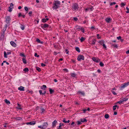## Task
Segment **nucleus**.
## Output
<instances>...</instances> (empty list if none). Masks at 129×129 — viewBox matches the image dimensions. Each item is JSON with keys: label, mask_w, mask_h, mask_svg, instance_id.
<instances>
[{"label": "nucleus", "mask_w": 129, "mask_h": 129, "mask_svg": "<svg viewBox=\"0 0 129 129\" xmlns=\"http://www.w3.org/2000/svg\"><path fill=\"white\" fill-rule=\"evenodd\" d=\"M103 48L106 49V47L104 43L103 45Z\"/></svg>", "instance_id": "39"}, {"label": "nucleus", "mask_w": 129, "mask_h": 129, "mask_svg": "<svg viewBox=\"0 0 129 129\" xmlns=\"http://www.w3.org/2000/svg\"><path fill=\"white\" fill-rule=\"evenodd\" d=\"M32 13V11H30L29 12L28 14L30 16H31V15H30Z\"/></svg>", "instance_id": "54"}, {"label": "nucleus", "mask_w": 129, "mask_h": 129, "mask_svg": "<svg viewBox=\"0 0 129 129\" xmlns=\"http://www.w3.org/2000/svg\"><path fill=\"white\" fill-rule=\"evenodd\" d=\"M77 125H80L82 124L81 122L80 121H78L77 122Z\"/></svg>", "instance_id": "36"}, {"label": "nucleus", "mask_w": 129, "mask_h": 129, "mask_svg": "<svg viewBox=\"0 0 129 129\" xmlns=\"http://www.w3.org/2000/svg\"><path fill=\"white\" fill-rule=\"evenodd\" d=\"M10 20L11 19L10 18V17L7 16V17L6 18V22L7 23H9L10 22Z\"/></svg>", "instance_id": "7"}, {"label": "nucleus", "mask_w": 129, "mask_h": 129, "mask_svg": "<svg viewBox=\"0 0 129 129\" xmlns=\"http://www.w3.org/2000/svg\"><path fill=\"white\" fill-rule=\"evenodd\" d=\"M23 70L25 72H28L29 71L28 69L26 68L24 69Z\"/></svg>", "instance_id": "27"}, {"label": "nucleus", "mask_w": 129, "mask_h": 129, "mask_svg": "<svg viewBox=\"0 0 129 129\" xmlns=\"http://www.w3.org/2000/svg\"><path fill=\"white\" fill-rule=\"evenodd\" d=\"M126 54H129V50L126 51Z\"/></svg>", "instance_id": "64"}, {"label": "nucleus", "mask_w": 129, "mask_h": 129, "mask_svg": "<svg viewBox=\"0 0 129 129\" xmlns=\"http://www.w3.org/2000/svg\"><path fill=\"white\" fill-rule=\"evenodd\" d=\"M13 3H11L10 4V6L11 7H13Z\"/></svg>", "instance_id": "61"}, {"label": "nucleus", "mask_w": 129, "mask_h": 129, "mask_svg": "<svg viewBox=\"0 0 129 129\" xmlns=\"http://www.w3.org/2000/svg\"><path fill=\"white\" fill-rule=\"evenodd\" d=\"M71 75L73 77H75L76 76V74L74 73H72L71 74Z\"/></svg>", "instance_id": "25"}, {"label": "nucleus", "mask_w": 129, "mask_h": 129, "mask_svg": "<svg viewBox=\"0 0 129 129\" xmlns=\"http://www.w3.org/2000/svg\"><path fill=\"white\" fill-rule=\"evenodd\" d=\"M14 119H15L16 120H21L22 119V118L20 117H15Z\"/></svg>", "instance_id": "19"}, {"label": "nucleus", "mask_w": 129, "mask_h": 129, "mask_svg": "<svg viewBox=\"0 0 129 129\" xmlns=\"http://www.w3.org/2000/svg\"><path fill=\"white\" fill-rule=\"evenodd\" d=\"M121 37L120 36H119L118 37H117V38L118 40H119V39H121Z\"/></svg>", "instance_id": "50"}, {"label": "nucleus", "mask_w": 129, "mask_h": 129, "mask_svg": "<svg viewBox=\"0 0 129 129\" xmlns=\"http://www.w3.org/2000/svg\"><path fill=\"white\" fill-rule=\"evenodd\" d=\"M4 56L5 58H7V53L5 51H4Z\"/></svg>", "instance_id": "29"}, {"label": "nucleus", "mask_w": 129, "mask_h": 129, "mask_svg": "<svg viewBox=\"0 0 129 129\" xmlns=\"http://www.w3.org/2000/svg\"><path fill=\"white\" fill-rule=\"evenodd\" d=\"M36 70H38L39 72H40L41 71V69L39 68L38 67H36Z\"/></svg>", "instance_id": "31"}, {"label": "nucleus", "mask_w": 129, "mask_h": 129, "mask_svg": "<svg viewBox=\"0 0 129 129\" xmlns=\"http://www.w3.org/2000/svg\"><path fill=\"white\" fill-rule=\"evenodd\" d=\"M38 127L39 128H40L42 129V126L40 125V126H38Z\"/></svg>", "instance_id": "59"}, {"label": "nucleus", "mask_w": 129, "mask_h": 129, "mask_svg": "<svg viewBox=\"0 0 129 129\" xmlns=\"http://www.w3.org/2000/svg\"><path fill=\"white\" fill-rule=\"evenodd\" d=\"M22 61H23V63H24L25 64L27 62H26V60L25 58H22Z\"/></svg>", "instance_id": "22"}, {"label": "nucleus", "mask_w": 129, "mask_h": 129, "mask_svg": "<svg viewBox=\"0 0 129 129\" xmlns=\"http://www.w3.org/2000/svg\"><path fill=\"white\" fill-rule=\"evenodd\" d=\"M100 65L101 67H103L104 66V64L102 62H101L100 63Z\"/></svg>", "instance_id": "40"}, {"label": "nucleus", "mask_w": 129, "mask_h": 129, "mask_svg": "<svg viewBox=\"0 0 129 129\" xmlns=\"http://www.w3.org/2000/svg\"><path fill=\"white\" fill-rule=\"evenodd\" d=\"M80 121L82 122H87V120L85 119L81 118L80 119Z\"/></svg>", "instance_id": "12"}, {"label": "nucleus", "mask_w": 129, "mask_h": 129, "mask_svg": "<svg viewBox=\"0 0 129 129\" xmlns=\"http://www.w3.org/2000/svg\"><path fill=\"white\" fill-rule=\"evenodd\" d=\"M97 38L98 39H99L101 38V37H99V34H97Z\"/></svg>", "instance_id": "55"}, {"label": "nucleus", "mask_w": 129, "mask_h": 129, "mask_svg": "<svg viewBox=\"0 0 129 129\" xmlns=\"http://www.w3.org/2000/svg\"><path fill=\"white\" fill-rule=\"evenodd\" d=\"M111 19H111L110 18H106L105 19V20L107 22L110 23Z\"/></svg>", "instance_id": "10"}, {"label": "nucleus", "mask_w": 129, "mask_h": 129, "mask_svg": "<svg viewBox=\"0 0 129 129\" xmlns=\"http://www.w3.org/2000/svg\"><path fill=\"white\" fill-rule=\"evenodd\" d=\"M85 40V39L83 37H81V38L80 39V40L81 42L84 41Z\"/></svg>", "instance_id": "28"}, {"label": "nucleus", "mask_w": 129, "mask_h": 129, "mask_svg": "<svg viewBox=\"0 0 129 129\" xmlns=\"http://www.w3.org/2000/svg\"><path fill=\"white\" fill-rule=\"evenodd\" d=\"M121 7H123L125 5V4L123 3H121Z\"/></svg>", "instance_id": "44"}, {"label": "nucleus", "mask_w": 129, "mask_h": 129, "mask_svg": "<svg viewBox=\"0 0 129 129\" xmlns=\"http://www.w3.org/2000/svg\"><path fill=\"white\" fill-rule=\"evenodd\" d=\"M78 93L79 94H80L83 96L85 95V93L83 92L79 91L78 92Z\"/></svg>", "instance_id": "15"}, {"label": "nucleus", "mask_w": 129, "mask_h": 129, "mask_svg": "<svg viewBox=\"0 0 129 129\" xmlns=\"http://www.w3.org/2000/svg\"><path fill=\"white\" fill-rule=\"evenodd\" d=\"M18 89L20 91L24 90V87L22 86H20L18 88Z\"/></svg>", "instance_id": "11"}, {"label": "nucleus", "mask_w": 129, "mask_h": 129, "mask_svg": "<svg viewBox=\"0 0 129 129\" xmlns=\"http://www.w3.org/2000/svg\"><path fill=\"white\" fill-rule=\"evenodd\" d=\"M128 98H124L122 100L123 101V102H125L127 101L128 100Z\"/></svg>", "instance_id": "37"}, {"label": "nucleus", "mask_w": 129, "mask_h": 129, "mask_svg": "<svg viewBox=\"0 0 129 129\" xmlns=\"http://www.w3.org/2000/svg\"><path fill=\"white\" fill-rule=\"evenodd\" d=\"M35 124V121H32L29 122H27L26 123V124L27 125L30 124L31 125H34Z\"/></svg>", "instance_id": "9"}, {"label": "nucleus", "mask_w": 129, "mask_h": 129, "mask_svg": "<svg viewBox=\"0 0 129 129\" xmlns=\"http://www.w3.org/2000/svg\"><path fill=\"white\" fill-rule=\"evenodd\" d=\"M36 41L40 43V40L38 39H37L36 40Z\"/></svg>", "instance_id": "53"}, {"label": "nucleus", "mask_w": 129, "mask_h": 129, "mask_svg": "<svg viewBox=\"0 0 129 129\" xmlns=\"http://www.w3.org/2000/svg\"><path fill=\"white\" fill-rule=\"evenodd\" d=\"M63 126V124H61V123H60L59 124V128L58 129H59V128H61V126Z\"/></svg>", "instance_id": "35"}, {"label": "nucleus", "mask_w": 129, "mask_h": 129, "mask_svg": "<svg viewBox=\"0 0 129 129\" xmlns=\"http://www.w3.org/2000/svg\"><path fill=\"white\" fill-rule=\"evenodd\" d=\"M80 27V26H76V29L78 30L79 29H82V28H81Z\"/></svg>", "instance_id": "30"}, {"label": "nucleus", "mask_w": 129, "mask_h": 129, "mask_svg": "<svg viewBox=\"0 0 129 129\" xmlns=\"http://www.w3.org/2000/svg\"><path fill=\"white\" fill-rule=\"evenodd\" d=\"M60 5V2L59 1H55L53 8L54 9H56L58 8Z\"/></svg>", "instance_id": "1"}, {"label": "nucleus", "mask_w": 129, "mask_h": 129, "mask_svg": "<svg viewBox=\"0 0 129 129\" xmlns=\"http://www.w3.org/2000/svg\"><path fill=\"white\" fill-rule=\"evenodd\" d=\"M40 109H41V110L42 111V112H45V110L41 108Z\"/></svg>", "instance_id": "47"}, {"label": "nucleus", "mask_w": 129, "mask_h": 129, "mask_svg": "<svg viewBox=\"0 0 129 129\" xmlns=\"http://www.w3.org/2000/svg\"><path fill=\"white\" fill-rule=\"evenodd\" d=\"M46 88V86L45 85H43L41 87V88L42 89H43L45 90Z\"/></svg>", "instance_id": "17"}, {"label": "nucleus", "mask_w": 129, "mask_h": 129, "mask_svg": "<svg viewBox=\"0 0 129 129\" xmlns=\"http://www.w3.org/2000/svg\"><path fill=\"white\" fill-rule=\"evenodd\" d=\"M96 40L95 39H94L92 40V44L94 45L95 44V42H96Z\"/></svg>", "instance_id": "34"}, {"label": "nucleus", "mask_w": 129, "mask_h": 129, "mask_svg": "<svg viewBox=\"0 0 129 129\" xmlns=\"http://www.w3.org/2000/svg\"><path fill=\"white\" fill-rule=\"evenodd\" d=\"M5 101L6 103L8 104H10V102L6 99L5 100Z\"/></svg>", "instance_id": "20"}, {"label": "nucleus", "mask_w": 129, "mask_h": 129, "mask_svg": "<svg viewBox=\"0 0 129 129\" xmlns=\"http://www.w3.org/2000/svg\"><path fill=\"white\" fill-rule=\"evenodd\" d=\"M109 117V115L108 114H107L105 115V117L107 119Z\"/></svg>", "instance_id": "33"}, {"label": "nucleus", "mask_w": 129, "mask_h": 129, "mask_svg": "<svg viewBox=\"0 0 129 129\" xmlns=\"http://www.w3.org/2000/svg\"><path fill=\"white\" fill-rule=\"evenodd\" d=\"M66 52H66L67 54L68 53V52L69 51H68V49H66Z\"/></svg>", "instance_id": "60"}, {"label": "nucleus", "mask_w": 129, "mask_h": 129, "mask_svg": "<svg viewBox=\"0 0 129 129\" xmlns=\"http://www.w3.org/2000/svg\"><path fill=\"white\" fill-rule=\"evenodd\" d=\"M92 60L96 62H99L100 61V60L99 59L95 57H93L92 58Z\"/></svg>", "instance_id": "4"}, {"label": "nucleus", "mask_w": 129, "mask_h": 129, "mask_svg": "<svg viewBox=\"0 0 129 129\" xmlns=\"http://www.w3.org/2000/svg\"><path fill=\"white\" fill-rule=\"evenodd\" d=\"M74 19L75 21H77V20H78L77 18L76 17H74Z\"/></svg>", "instance_id": "51"}, {"label": "nucleus", "mask_w": 129, "mask_h": 129, "mask_svg": "<svg viewBox=\"0 0 129 129\" xmlns=\"http://www.w3.org/2000/svg\"><path fill=\"white\" fill-rule=\"evenodd\" d=\"M56 122L57 121L56 120H54V121L52 122V126L53 127L55 126V124Z\"/></svg>", "instance_id": "14"}, {"label": "nucleus", "mask_w": 129, "mask_h": 129, "mask_svg": "<svg viewBox=\"0 0 129 129\" xmlns=\"http://www.w3.org/2000/svg\"><path fill=\"white\" fill-rule=\"evenodd\" d=\"M39 92L40 93V94H42L43 95V93H42V91L41 90H39Z\"/></svg>", "instance_id": "48"}, {"label": "nucleus", "mask_w": 129, "mask_h": 129, "mask_svg": "<svg viewBox=\"0 0 129 129\" xmlns=\"http://www.w3.org/2000/svg\"><path fill=\"white\" fill-rule=\"evenodd\" d=\"M42 21L44 23L46 21L45 18H43L42 19Z\"/></svg>", "instance_id": "41"}, {"label": "nucleus", "mask_w": 129, "mask_h": 129, "mask_svg": "<svg viewBox=\"0 0 129 129\" xmlns=\"http://www.w3.org/2000/svg\"><path fill=\"white\" fill-rule=\"evenodd\" d=\"M11 54V52H7V54L8 55H9V54Z\"/></svg>", "instance_id": "63"}, {"label": "nucleus", "mask_w": 129, "mask_h": 129, "mask_svg": "<svg viewBox=\"0 0 129 129\" xmlns=\"http://www.w3.org/2000/svg\"><path fill=\"white\" fill-rule=\"evenodd\" d=\"M62 122L65 123H67V121H64V120H62Z\"/></svg>", "instance_id": "62"}, {"label": "nucleus", "mask_w": 129, "mask_h": 129, "mask_svg": "<svg viewBox=\"0 0 129 129\" xmlns=\"http://www.w3.org/2000/svg\"><path fill=\"white\" fill-rule=\"evenodd\" d=\"M11 45L14 47H15L16 46V44L14 42L11 41L10 42Z\"/></svg>", "instance_id": "8"}, {"label": "nucleus", "mask_w": 129, "mask_h": 129, "mask_svg": "<svg viewBox=\"0 0 129 129\" xmlns=\"http://www.w3.org/2000/svg\"><path fill=\"white\" fill-rule=\"evenodd\" d=\"M5 36V32L4 31H3V33L2 34V35L0 37V38H4Z\"/></svg>", "instance_id": "16"}, {"label": "nucleus", "mask_w": 129, "mask_h": 129, "mask_svg": "<svg viewBox=\"0 0 129 129\" xmlns=\"http://www.w3.org/2000/svg\"><path fill=\"white\" fill-rule=\"evenodd\" d=\"M123 101H122V100H121L119 101L117 103H119V104H122V103H123Z\"/></svg>", "instance_id": "38"}, {"label": "nucleus", "mask_w": 129, "mask_h": 129, "mask_svg": "<svg viewBox=\"0 0 129 129\" xmlns=\"http://www.w3.org/2000/svg\"><path fill=\"white\" fill-rule=\"evenodd\" d=\"M74 124V122H72V123L71 124V127H73L74 126V125H73Z\"/></svg>", "instance_id": "43"}, {"label": "nucleus", "mask_w": 129, "mask_h": 129, "mask_svg": "<svg viewBox=\"0 0 129 129\" xmlns=\"http://www.w3.org/2000/svg\"><path fill=\"white\" fill-rule=\"evenodd\" d=\"M20 56H22V57H25V56L24 55V54H23V53H20Z\"/></svg>", "instance_id": "45"}, {"label": "nucleus", "mask_w": 129, "mask_h": 129, "mask_svg": "<svg viewBox=\"0 0 129 129\" xmlns=\"http://www.w3.org/2000/svg\"><path fill=\"white\" fill-rule=\"evenodd\" d=\"M24 8L25 11H27L28 10V8L27 7H25Z\"/></svg>", "instance_id": "49"}, {"label": "nucleus", "mask_w": 129, "mask_h": 129, "mask_svg": "<svg viewBox=\"0 0 129 129\" xmlns=\"http://www.w3.org/2000/svg\"><path fill=\"white\" fill-rule=\"evenodd\" d=\"M49 91L50 92V93L51 94H52L54 92V90L52 89H51L50 88H49Z\"/></svg>", "instance_id": "18"}, {"label": "nucleus", "mask_w": 129, "mask_h": 129, "mask_svg": "<svg viewBox=\"0 0 129 129\" xmlns=\"http://www.w3.org/2000/svg\"><path fill=\"white\" fill-rule=\"evenodd\" d=\"M114 106V107H117V109L118 108V106L116 105H115L114 106Z\"/></svg>", "instance_id": "57"}, {"label": "nucleus", "mask_w": 129, "mask_h": 129, "mask_svg": "<svg viewBox=\"0 0 129 129\" xmlns=\"http://www.w3.org/2000/svg\"><path fill=\"white\" fill-rule=\"evenodd\" d=\"M76 50L78 52H80V50L79 48L78 47H76Z\"/></svg>", "instance_id": "32"}, {"label": "nucleus", "mask_w": 129, "mask_h": 129, "mask_svg": "<svg viewBox=\"0 0 129 129\" xmlns=\"http://www.w3.org/2000/svg\"><path fill=\"white\" fill-rule=\"evenodd\" d=\"M113 47L115 48H117L118 46L116 44H113Z\"/></svg>", "instance_id": "42"}, {"label": "nucleus", "mask_w": 129, "mask_h": 129, "mask_svg": "<svg viewBox=\"0 0 129 129\" xmlns=\"http://www.w3.org/2000/svg\"><path fill=\"white\" fill-rule=\"evenodd\" d=\"M63 70L64 71H66L67 72H68V70L67 69H63Z\"/></svg>", "instance_id": "58"}, {"label": "nucleus", "mask_w": 129, "mask_h": 129, "mask_svg": "<svg viewBox=\"0 0 129 129\" xmlns=\"http://www.w3.org/2000/svg\"><path fill=\"white\" fill-rule=\"evenodd\" d=\"M129 85V82L127 83H124L123 84H121L120 87L121 90H122L125 87H127Z\"/></svg>", "instance_id": "2"}, {"label": "nucleus", "mask_w": 129, "mask_h": 129, "mask_svg": "<svg viewBox=\"0 0 129 129\" xmlns=\"http://www.w3.org/2000/svg\"><path fill=\"white\" fill-rule=\"evenodd\" d=\"M99 43L101 45H103L104 43V41L103 40H101L99 42Z\"/></svg>", "instance_id": "23"}, {"label": "nucleus", "mask_w": 129, "mask_h": 129, "mask_svg": "<svg viewBox=\"0 0 129 129\" xmlns=\"http://www.w3.org/2000/svg\"><path fill=\"white\" fill-rule=\"evenodd\" d=\"M92 7H91V8H87L85 9V10L86 11H87V10H90V11H92Z\"/></svg>", "instance_id": "26"}, {"label": "nucleus", "mask_w": 129, "mask_h": 129, "mask_svg": "<svg viewBox=\"0 0 129 129\" xmlns=\"http://www.w3.org/2000/svg\"><path fill=\"white\" fill-rule=\"evenodd\" d=\"M72 8L75 10L76 9H78V5L76 4H74L73 5V6H72Z\"/></svg>", "instance_id": "5"}, {"label": "nucleus", "mask_w": 129, "mask_h": 129, "mask_svg": "<svg viewBox=\"0 0 129 129\" xmlns=\"http://www.w3.org/2000/svg\"><path fill=\"white\" fill-rule=\"evenodd\" d=\"M48 25H49L48 24L45 23L44 24L43 26H42V28L44 29L45 28L48 27Z\"/></svg>", "instance_id": "13"}, {"label": "nucleus", "mask_w": 129, "mask_h": 129, "mask_svg": "<svg viewBox=\"0 0 129 129\" xmlns=\"http://www.w3.org/2000/svg\"><path fill=\"white\" fill-rule=\"evenodd\" d=\"M21 105L19 104H17V109H22L21 108H20Z\"/></svg>", "instance_id": "24"}, {"label": "nucleus", "mask_w": 129, "mask_h": 129, "mask_svg": "<svg viewBox=\"0 0 129 129\" xmlns=\"http://www.w3.org/2000/svg\"><path fill=\"white\" fill-rule=\"evenodd\" d=\"M84 59V57L82 55H79L78 58H77V60L79 61L81 59L83 60Z\"/></svg>", "instance_id": "3"}, {"label": "nucleus", "mask_w": 129, "mask_h": 129, "mask_svg": "<svg viewBox=\"0 0 129 129\" xmlns=\"http://www.w3.org/2000/svg\"><path fill=\"white\" fill-rule=\"evenodd\" d=\"M21 25V28L22 30H23L24 29V27L23 25Z\"/></svg>", "instance_id": "46"}, {"label": "nucleus", "mask_w": 129, "mask_h": 129, "mask_svg": "<svg viewBox=\"0 0 129 129\" xmlns=\"http://www.w3.org/2000/svg\"><path fill=\"white\" fill-rule=\"evenodd\" d=\"M13 8V7H11L10 6L9 7V9L8 10V11L9 12H11L12 11V9Z\"/></svg>", "instance_id": "21"}, {"label": "nucleus", "mask_w": 129, "mask_h": 129, "mask_svg": "<svg viewBox=\"0 0 129 129\" xmlns=\"http://www.w3.org/2000/svg\"><path fill=\"white\" fill-rule=\"evenodd\" d=\"M48 124L47 122H46L44 123L43 125H42V129H44L46 128L48 126Z\"/></svg>", "instance_id": "6"}, {"label": "nucleus", "mask_w": 129, "mask_h": 129, "mask_svg": "<svg viewBox=\"0 0 129 129\" xmlns=\"http://www.w3.org/2000/svg\"><path fill=\"white\" fill-rule=\"evenodd\" d=\"M41 65L42 67H44L46 66L45 64L43 63H42L41 64Z\"/></svg>", "instance_id": "56"}, {"label": "nucleus", "mask_w": 129, "mask_h": 129, "mask_svg": "<svg viewBox=\"0 0 129 129\" xmlns=\"http://www.w3.org/2000/svg\"><path fill=\"white\" fill-rule=\"evenodd\" d=\"M21 13H19L18 14V17H20L21 16H22Z\"/></svg>", "instance_id": "52"}]
</instances>
